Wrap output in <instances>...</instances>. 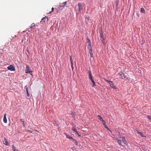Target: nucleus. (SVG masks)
I'll list each match as a JSON object with an SVG mask.
<instances>
[{"instance_id": "1", "label": "nucleus", "mask_w": 151, "mask_h": 151, "mask_svg": "<svg viewBox=\"0 0 151 151\" xmlns=\"http://www.w3.org/2000/svg\"><path fill=\"white\" fill-rule=\"evenodd\" d=\"M48 20L47 17L45 16V17L42 18L41 21V22L42 24H44V23H45L46 21H48Z\"/></svg>"}, {"instance_id": "2", "label": "nucleus", "mask_w": 151, "mask_h": 151, "mask_svg": "<svg viewBox=\"0 0 151 151\" xmlns=\"http://www.w3.org/2000/svg\"><path fill=\"white\" fill-rule=\"evenodd\" d=\"M7 69L11 71H15V68L13 65H10L9 66L7 67Z\"/></svg>"}, {"instance_id": "3", "label": "nucleus", "mask_w": 151, "mask_h": 151, "mask_svg": "<svg viewBox=\"0 0 151 151\" xmlns=\"http://www.w3.org/2000/svg\"><path fill=\"white\" fill-rule=\"evenodd\" d=\"M30 68L29 65H27L26 67V69L25 71V73H32V71H31L30 70Z\"/></svg>"}, {"instance_id": "4", "label": "nucleus", "mask_w": 151, "mask_h": 151, "mask_svg": "<svg viewBox=\"0 0 151 151\" xmlns=\"http://www.w3.org/2000/svg\"><path fill=\"white\" fill-rule=\"evenodd\" d=\"M67 4L66 1H65L63 3H61L59 6V9H60L61 7H64Z\"/></svg>"}, {"instance_id": "5", "label": "nucleus", "mask_w": 151, "mask_h": 151, "mask_svg": "<svg viewBox=\"0 0 151 151\" xmlns=\"http://www.w3.org/2000/svg\"><path fill=\"white\" fill-rule=\"evenodd\" d=\"M100 37H101V40L102 42L103 43L104 45L105 44L104 42V37L103 34L101 33L100 34Z\"/></svg>"}, {"instance_id": "6", "label": "nucleus", "mask_w": 151, "mask_h": 151, "mask_svg": "<svg viewBox=\"0 0 151 151\" xmlns=\"http://www.w3.org/2000/svg\"><path fill=\"white\" fill-rule=\"evenodd\" d=\"M88 45L87 47H88V50L92 49L91 43L89 39L88 40Z\"/></svg>"}, {"instance_id": "7", "label": "nucleus", "mask_w": 151, "mask_h": 151, "mask_svg": "<svg viewBox=\"0 0 151 151\" xmlns=\"http://www.w3.org/2000/svg\"><path fill=\"white\" fill-rule=\"evenodd\" d=\"M4 143V144L6 145H9V143L8 142L7 140L6 139L5 137H4V139L3 141Z\"/></svg>"}, {"instance_id": "8", "label": "nucleus", "mask_w": 151, "mask_h": 151, "mask_svg": "<svg viewBox=\"0 0 151 151\" xmlns=\"http://www.w3.org/2000/svg\"><path fill=\"white\" fill-rule=\"evenodd\" d=\"M82 4L81 3H79L78 4V6L79 8L78 11H81L82 9Z\"/></svg>"}, {"instance_id": "9", "label": "nucleus", "mask_w": 151, "mask_h": 151, "mask_svg": "<svg viewBox=\"0 0 151 151\" xmlns=\"http://www.w3.org/2000/svg\"><path fill=\"white\" fill-rule=\"evenodd\" d=\"M109 84L111 87L114 88H115V86L114 85L113 82L112 81L110 82V83Z\"/></svg>"}, {"instance_id": "10", "label": "nucleus", "mask_w": 151, "mask_h": 151, "mask_svg": "<svg viewBox=\"0 0 151 151\" xmlns=\"http://www.w3.org/2000/svg\"><path fill=\"white\" fill-rule=\"evenodd\" d=\"M88 73H89V78L91 80L93 79V77L92 74L91 73V71L89 70L88 71Z\"/></svg>"}, {"instance_id": "11", "label": "nucleus", "mask_w": 151, "mask_h": 151, "mask_svg": "<svg viewBox=\"0 0 151 151\" xmlns=\"http://www.w3.org/2000/svg\"><path fill=\"white\" fill-rule=\"evenodd\" d=\"M6 114H5L4 115V117L3 119V121L5 123H6L7 122V120L6 118Z\"/></svg>"}, {"instance_id": "12", "label": "nucleus", "mask_w": 151, "mask_h": 151, "mask_svg": "<svg viewBox=\"0 0 151 151\" xmlns=\"http://www.w3.org/2000/svg\"><path fill=\"white\" fill-rule=\"evenodd\" d=\"M98 116L99 117V120L102 122V123H104L105 121L99 115H98Z\"/></svg>"}, {"instance_id": "13", "label": "nucleus", "mask_w": 151, "mask_h": 151, "mask_svg": "<svg viewBox=\"0 0 151 151\" xmlns=\"http://www.w3.org/2000/svg\"><path fill=\"white\" fill-rule=\"evenodd\" d=\"M119 75L122 78H125L124 77V74L122 73V72H120L119 73Z\"/></svg>"}, {"instance_id": "14", "label": "nucleus", "mask_w": 151, "mask_h": 151, "mask_svg": "<svg viewBox=\"0 0 151 151\" xmlns=\"http://www.w3.org/2000/svg\"><path fill=\"white\" fill-rule=\"evenodd\" d=\"M103 125L104 126V127L106 128H107L108 129L110 132H111V131L108 127L106 125V123L105 121L104 122V123H102Z\"/></svg>"}, {"instance_id": "15", "label": "nucleus", "mask_w": 151, "mask_h": 151, "mask_svg": "<svg viewBox=\"0 0 151 151\" xmlns=\"http://www.w3.org/2000/svg\"><path fill=\"white\" fill-rule=\"evenodd\" d=\"M89 53L91 57L92 58L93 57V54L92 52V49L89 50Z\"/></svg>"}, {"instance_id": "16", "label": "nucleus", "mask_w": 151, "mask_h": 151, "mask_svg": "<svg viewBox=\"0 0 151 151\" xmlns=\"http://www.w3.org/2000/svg\"><path fill=\"white\" fill-rule=\"evenodd\" d=\"M72 130L73 131H74V132H75L77 134H78V133L77 132V130H76V128H75L74 127H73L72 128Z\"/></svg>"}, {"instance_id": "17", "label": "nucleus", "mask_w": 151, "mask_h": 151, "mask_svg": "<svg viewBox=\"0 0 151 151\" xmlns=\"http://www.w3.org/2000/svg\"><path fill=\"white\" fill-rule=\"evenodd\" d=\"M140 12L141 13H145V9L143 8H141V10H140Z\"/></svg>"}, {"instance_id": "18", "label": "nucleus", "mask_w": 151, "mask_h": 151, "mask_svg": "<svg viewBox=\"0 0 151 151\" xmlns=\"http://www.w3.org/2000/svg\"><path fill=\"white\" fill-rule=\"evenodd\" d=\"M66 137H67V138H69V139H72V140H73V139L72 137L70 136L69 135H66Z\"/></svg>"}, {"instance_id": "19", "label": "nucleus", "mask_w": 151, "mask_h": 151, "mask_svg": "<svg viewBox=\"0 0 151 151\" xmlns=\"http://www.w3.org/2000/svg\"><path fill=\"white\" fill-rule=\"evenodd\" d=\"M12 147L13 148V151H18L16 148L15 146L13 145H12Z\"/></svg>"}, {"instance_id": "20", "label": "nucleus", "mask_w": 151, "mask_h": 151, "mask_svg": "<svg viewBox=\"0 0 151 151\" xmlns=\"http://www.w3.org/2000/svg\"><path fill=\"white\" fill-rule=\"evenodd\" d=\"M122 138V140L123 142H124V144H126V143H127V142H126V140H125L124 137H123Z\"/></svg>"}, {"instance_id": "21", "label": "nucleus", "mask_w": 151, "mask_h": 151, "mask_svg": "<svg viewBox=\"0 0 151 151\" xmlns=\"http://www.w3.org/2000/svg\"><path fill=\"white\" fill-rule=\"evenodd\" d=\"M92 82L93 83V86H96V83L93 80V79L91 80Z\"/></svg>"}, {"instance_id": "22", "label": "nucleus", "mask_w": 151, "mask_h": 151, "mask_svg": "<svg viewBox=\"0 0 151 151\" xmlns=\"http://www.w3.org/2000/svg\"><path fill=\"white\" fill-rule=\"evenodd\" d=\"M35 23H33L32 24L31 26H30L29 27L31 28H32L33 27H35Z\"/></svg>"}, {"instance_id": "23", "label": "nucleus", "mask_w": 151, "mask_h": 151, "mask_svg": "<svg viewBox=\"0 0 151 151\" xmlns=\"http://www.w3.org/2000/svg\"><path fill=\"white\" fill-rule=\"evenodd\" d=\"M73 141L75 142L76 145H78V143L77 141L74 139H73Z\"/></svg>"}, {"instance_id": "24", "label": "nucleus", "mask_w": 151, "mask_h": 151, "mask_svg": "<svg viewBox=\"0 0 151 151\" xmlns=\"http://www.w3.org/2000/svg\"><path fill=\"white\" fill-rule=\"evenodd\" d=\"M72 149L73 150V151H77V150L76 148L75 147H73L72 148Z\"/></svg>"}, {"instance_id": "25", "label": "nucleus", "mask_w": 151, "mask_h": 151, "mask_svg": "<svg viewBox=\"0 0 151 151\" xmlns=\"http://www.w3.org/2000/svg\"><path fill=\"white\" fill-rule=\"evenodd\" d=\"M31 95H27L26 97L27 99H29L31 98Z\"/></svg>"}, {"instance_id": "26", "label": "nucleus", "mask_w": 151, "mask_h": 151, "mask_svg": "<svg viewBox=\"0 0 151 151\" xmlns=\"http://www.w3.org/2000/svg\"><path fill=\"white\" fill-rule=\"evenodd\" d=\"M147 117L149 120L151 121V116L149 115H147Z\"/></svg>"}, {"instance_id": "27", "label": "nucleus", "mask_w": 151, "mask_h": 151, "mask_svg": "<svg viewBox=\"0 0 151 151\" xmlns=\"http://www.w3.org/2000/svg\"><path fill=\"white\" fill-rule=\"evenodd\" d=\"M118 143L120 145H122V141L121 140H118Z\"/></svg>"}, {"instance_id": "28", "label": "nucleus", "mask_w": 151, "mask_h": 151, "mask_svg": "<svg viewBox=\"0 0 151 151\" xmlns=\"http://www.w3.org/2000/svg\"><path fill=\"white\" fill-rule=\"evenodd\" d=\"M70 60L71 62H73V61L72 59V57L71 55L70 56Z\"/></svg>"}, {"instance_id": "29", "label": "nucleus", "mask_w": 151, "mask_h": 151, "mask_svg": "<svg viewBox=\"0 0 151 151\" xmlns=\"http://www.w3.org/2000/svg\"><path fill=\"white\" fill-rule=\"evenodd\" d=\"M104 80L105 81L107 82V83H110V82H111V81H109L108 80H107L106 79H104Z\"/></svg>"}, {"instance_id": "30", "label": "nucleus", "mask_w": 151, "mask_h": 151, "mask_svg": "<svg viewBox=\"0 0 151 151\" xmlns=\"http://www.w3.org/2000/svg\"><path fill=\"white\" fill-rule=\"evenodd\" d=\"M141 136V137H143V135L142 133L141 132H139L138 133Z\"/></svg>"}, {"instance_id": "31", "label": "nucleus", "mask_w": 151, "mask_h": 151, "mask_svg": "<svg viewBox=\"0 0 151 151\" xmlns=\"http://www.w3.org/2000/svg\"><path fill=\"white\" fill-rule=\"evenodd\" d=\"M71 67H72V68L73 69V62H71Z\"/></svg>"}, {"instance_id": "32", "label": "nucleus", "mask_w": 151, "mask_h": 151, "mask_svg": "<svg viewBox=\"0 0 151 151\" xmlns=\"http://www.w3.org/2000/svg\"><path fill=\"white\" fill-rule=\"evenodd\" d=\"M54 8L53 7H52V11L51 12H50V13H51L52 12H53V11H54Z\"/></svg>"}, {"instance_id": "33", "label": "nucleus", "mask_w": 151, "mask_h": 151, "mask_svg": "<svg viewBox=\"0 0 151 151\" xmlns=\"http://www.w3.org/2000/svg\"><path fill=\"white\" fill-rule=\"evenodd\" d=\"M27 132H32V131H31L30 130H27Z\"/></svg>"}, {"instance_id": "34", "label": "nucleus", "mask_w": 151, "mask_h": 151, "mask_svg": "<svg viewBox=\"0 0 151 151\" xmlns=\"http://www.w3.org/2000/svg\"><path fill=\"white\" fill-rule=\"evenodd\" d=\"M26 91H27V94H29V93H28V91L27 88H26Z\"/></svg>"}, {"instance_id": "35", "label": "nucleus", "mask_w": 151, "mask_h": 151, "mask_svg": "<svg viewBox=\"0 0 151 151\" xmlns=\"http://www.w3.org/2000/svg\"><path fill=\"white\" fill-rule=\"evenodd\" d=\"M23 124L24 127H25V123H24V122H23Z\"/></svg>"}, {"instance_id": "36", "label": "nucleus", "mask_w": 151, "mask_h": 151, "mask_svg": "<svg viewBox=\"0 0 151 151\" xmlns=\"http://www.w3.org/2000/svg\"><path fill=\"white\" fill-rule=\"evenodd\" d=\"M20 120L23 122H24V121L22 120V119H20Z\"/></svg>"}, {"instance_id": "37", "label": "nucleus", "mask_w": 151, "mask_h": 151, "mask_svg": "<svg viewBox=\"0 0 151 151\" xmlns=\"http://www.w3.org/2000/svg\"><path fill=\"white\" fill-rule=\"evenodd\" d=\"M74 116V114H72V117H73Z\"/></svg>"}, {"instance_id": "38", "label": "nucleus", "mask_w": 151, "mask_h": 151, "mask_svg": "<svg viewBox=\"0 0 151 151\" xmlns=\"http://www.w3.org/2000/svg\"><path fill=\"white\" fill-rule=\"evenodd\" d=\"M78 134V136L79 137H80V136H81V135H79Z\"/></svg>"}, {"instance_id": "39", "label": "nucleus", "mask_w": 151, "mask_h": 151, "mask_svg": "<svg viewBox=\"0 0 151 151\" xmlns=\"http://www.w3.org/2000/svg\"><path fill=\"white\" fill-rule=\"evenodd\" d=\"M27 52L28 53H29V51L28 50H27Z\"/></svg>"}, {"instance_id": "40", "label": "nucleus", "mask_w": 151, "mask_h": 151, "mask_svg": "<svg viewBox=\"0 0 151 151\" xmlns=\"http://www.w3.org/2000/svg\"><path fill=\"white\" fill-rule=\"evenodd\" d=\"M116 139V140H117V141H118V140H119V139H118L117 138Z\"/></svg>"}, {"instance_id": "41", "label": "nucleus", "mask_w": 151, "mask_h": 151, "mask_svg": "<svg viewBox=\"0 0 151 151\" xmlns=\"http://www.w3.org/2000/svg\"><path fill=\"white\" fill-rule=\"evenodd\" d=\"M17 37V36L16 35H15V37Z\"/></svg>"}, {"instance_id": "42", "label": "nucleus", "mask_w": 151, "mask_h": 151, "mask_svg": "<svg viewBox=\"0 0 151 151\" xmlns=\"http://www.w3.org/2000/svg\"><path fill=\"white\" fill-rule=\"evenodd\" d=\"M68 95V96H71V95Z\"/></svg>"}, {"instance_id": "43", "label": "nucleus", "mask_w": 151, "mask_h": 151, "mask_svg": "<svg viewBox=\"0 0 151 151\" xmlns=\"http://www.w3.org/2000/svg\"><path fill=\"white\" fill-rule=\"evenodd\" d=\"M14 38V37H13L12 39H13Z\"/></svg>"}]
</instances>
